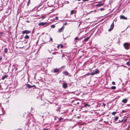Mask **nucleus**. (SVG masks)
<instances>
[{
    "label": "nucleus",
    "mask_w": 130,
    "mask_h": 130,
    "mask_svg": "<svg viewBox=\"0 0 130 130\" xmlns=\"http://www.w3.org/2000/svg\"><path fill=\"white\" fill-rule=\"evenodd\" d=\"M93 71V72L89 74L90 75H93L98 74L99 73V71L97 69H96L94 71Z\"/></svg>",
    "instance_id": "obj_1"
},
{
    "label": "nucleus",
    "mask_w": 130,
    "mask_h": 130,
    "mask_svg": "<svg viewBox=\"0 0 130 130\" xmlns=\"http://www.w3.org/2000/svg\"><path fill=\"white\" fill-rule=\"evenodd\" d=\"M123 46L126 49L128 50L129 48V45L127 43H125L123 44Z\"/></svg>",
    "instance_id": "obj_2"
},
{
    "label": "nucleus",
    "mask_w": 130,
    "mask_h": 130,
    "mask_svg": "<svg viewBox=\"0 0 130 130\" xmlns=\"http://www.w3.org/2000/svg\"><path fill=\"white\" fill-rule=\"evenodd\" d=\"M47 22H40L38 24V25L39 26H44L45 27L47 25Z\"/></svg>",
    "instance_id": "obj_3"
},
{
    "label": "nucleus",
    "mask_w": 130,
    "mask_h": 130,
    "mask_svg": "<svg viewBox=\"0 0 130 130\" xmlns=\"http://www.w3.org/2000/svg\"><path fill=\"white\" fill-rule=\"evenodd\" d=\"M30 32L31 31H30L28 30H25L24 31H22V33L23 34H27L29 33H30Z\"/></svg>",
    "instance_id": "obj_4"
},
{
    "label": "nucleus",
    "mask_w": 130,
    "mask_h": 130,
    "mask_svg": "<svg viewBox=\"0 0 130 130\" xmlns=\"http://www.w3.org/2000/svg\"><path fill=\"white\" fill-rule=\"evenodd\" d=\"M114 23L113 22L110 26V28L108 29V31H111L113 29L114 27Z\"/></svg>",
    "instance_id": "obj_5"
},
{
    "label": "nucleus",
    "mask_w": 130,
    "mask_h": 130,
    "mask_svg": "<svg viewBox=\"0 0 130 130\" xmlns=\"http://www.w3.org/2000/svg\"><path fill=\"white\" fill-rule=\"evenodd\" d=\"M59 70L60 69L59 68L55 69L53 70V72L54 73H56L57 74H58L60 72H59Z\"/></svg>",
    "instance_id": "obj_6"
},
{
    "label": "nucleus",
    "mask_w": 130,
    "mask_h": 130,
    "mask_svg": "<svg viewBox=\"0 0 130 130\" xmlns=\"http://www.w3.org/2000/svg\"><path fill=\"white\" fill-rule=\"evenodd\" d=\"M64 25H63L62 27L58 31V32L59 33H60L61 32L63 31V29L64 28Z\"/></svg>",
    "instance_id": "obj_7"
},
{
    "label": "nucleus",
    "mask_w": 130,
    "mask_h": 130,
    "mask_svg": "<svg viewBox=\"0 0 130 130\" xmlns=\"http://www.w3.org/2000/svg\"><path fill=\"white\" fill-rule=\"evenodd\" d=\"M68 86V84L67 83L63 84L62 86L63 88L64 89H66Z\"/></svg>",
    "instance_id": "obj_8"
},
{
    "label": "nucleus",
    "mask_w": 130,
    "mask_h": 130,
    "mask_svg": "<svg viewBox=\"0 0 130 130\" xmlns=\"http://www.w3.org/2000/svg\"><path fill=\"white\" fill-rule=\"evenodd\" d=\"M62 73L63 74L66 76H67L69 74V73L67 71H64Z\"/></svg>",
    "instance_id": "obj_9"
},
{
    "label": "nucleus",
    "mask_w": 130,
    "mask_h": 130,
    "mask_svg": "<svg viewBox=\"0 0 130 130\" xmlns=\"http://www.w3.org/2000/svg\"><path fill=\"white\" fill-rule=\"evenodd\" d=\"M26 86L27 87L29 88H31L33 87H35V88L36 87V86L35 85L31 86L29 84H27Z\"/></svg>",
    "instance_id": "obj_10"
},
{
    "label": "nucleus",
    "mask_w": 130,
    "mask_h": 130,
    "mask_svg": "<svg viewBox=\"0 0 130 130\" xmlns=\"http://www.w3.org/2000/svg\"><path fill=\"white\" fill-rule=\"evenodd\" d=\"M128 100L126 99H124L122 101V102L124 104L126 103L127 102Z\"/></svg>",
    "instance_id": "obj_11"
},
{
    "label": "nucleus",
    "mask_w": 130,
    "mask_h": 130,
    "mask_svg": "<svg viewBox=\"0 0 130 130\" xmlns=\"http://www.w3.org/2000/svg\"><path fill=\"white\" fill-rule=\"evenodd\" d=\"M120 18L121 19H123L126 20L127 19V18H126L123 15H120Z\"/></svg>",
    "instance_id": "obj_12"
},
{
    "label": "nucleus",
    "mask_w": 130,
    "mask_h": 130,
    "mask_svg": "<svg viewBox=\"0 0 130 130\" xmlns=\"http://www.w3.org/2000/svg\"><path fill=\"white\" fill-rule=\"evenodd\" d=\"M8 76L7 75H5L3 76L2 78V80H4L5 78L8 77Z\"/></svg>",
    "instance_id": "obj_13"
},
{
    "label": "nucleus",
    "mask_w": 130,
    "mask_h": 130,
    "mask_svg": "<svg viewBox=\"0 0 130 130\" xmlns=\"http://www.w3.org/2000/svg\"><path fill=\"white\" fill-rule=\"evenodd\" d=\"M103 4H96L95 5L96 6H99L101 7L102 6H103Z\"/></svg>",
    "instance_id": "obj_14"
},
{
    "label": "nucleus",
    "mask_w": 130,
    "mask_h": 130,
    "mask_svg": "<svg viewBox=\"0 0 130 130\" xmlns=\"http://www.w3.org/2000/svg\"><path fill=\"white\" fill-rule=\"evenodd\" d=\"M90 106V105L88 104L87 103H86L85 104L84 106V107H86L87 106L89 107Z\"/></svg>",
    "instance_id": "obj_15"
},
{
    "label": "nucleus",
    "mask_w": 130,
    "mask_h": 130,
    "mask_svg": "<svg viewBox=\"0 0 130 130\" xmlns=\"http://www.w3.org/2000/svg\"><path fill=\"white\" fill-rule=\"evenodd\" d=\"M24 38L25 39H29V36L28 35H26L24 37Z\"/></svg>",
    "instance_id": "obj_16"
},
{
    "label": "nucleus",
    "mask_w": 130,
    "mask_h": 130,
    "mask_svg": "<svg viewBox=\"0 0 130 130\" xmlns=\"http://www.w3.org/2000/svg\"><path fill=\"white\" fill-rule=\"evenodd\" d=\"M8 49L7 48H4V51L5 52V53H7V51H8Z\"/></svg>",
    "instance_id": "obj_17"
},
{
    "label": "nucleus",
    "mask_w": 130,
    "mask_h": 130,
    "mask_svg": "<svg viewBox=\"0 0 130 130\" xmlns=\"http://www.w3.org/2000/svg\"><path fill=\"white\" fill-rule=\"evenodd\" d=\"M116 88V87L115 86H112L111 87V89H115Z\"/></svg>",
    "instance_id": "obj_18"
},
{
    "label": "nucleus",
    "mask_w": 130,
    "mask_h": 130,
    "mask_svg": "<svg viewBox=\"0 0 130 130\" xmlns=\"http://www.w3.org/2000/svg\"><path fill=\"white\" fill-rule=\"evenodd\" d=\"M124 119H122L121 120H119V122H117L116 123H120L122 122H123V121Z\"/></svg>",
    "instance_id": "obj_19"
},
{
    "label": "nucleus",
    "mask_w": 130,
    "mask_h": 130,
    "mask_svg": "<svg viewBox=\"0 0 130 130\" xmlns=\"http://www.w3.org/2000/svg\"><path fill=\"white\" fill-rule=\"evenodd\" d=\"M118 119V116H117L114 119L115 121H116Z\"/></svg>",
    "instance_id": "obj_20"
},
{
    "label": "nucleus",
    "mask_w": 130,
    "mask_h": 130,
    "mask_svg": "<svg viewBox=\"0 0 130 130\" xmlns=\"http://www.w3.org/2000/svg\"><path fill=\"white\" fill-rule=\"evenodd\" d=\"M89 39V37H87L86 39H85L84 40V41H87V40H88Z\"/></svg>",
    "instance_id": "obj_21"
},
{
    "label": "nucleus",
    "mask_w": 130,
    "mask_h": 130,
    "mask_svg": "<svg viewBox=\"0 0 130 130\" xmlns=\"http://www.w3.org/2000/svg\"><path fill=\"white\" fill-rule=\"evenodd\" d=\"M74 10H72L71 12V14H73L74 13Z\"/></svg>",
    "instance_id": "obj_22"
},
{
    "label": "nucleus",
    "mask_w": 130,
    "mask_h": 130,
    "mask_svg": "<svg viewBox=\"0 0 130 130\" xmlns=\"http://www.w3.org/2000/svg\"><path fill=\"white\" fill-rule=\"evenodd\" d=\"M63 119L62 118H60L59 119V122H60Z\"/></svg>",
    "instance_id": "obj_23"
},
{
    "label": "nucleus",
    "mask_w": 130,
    "mask_h": 130,
    "mask_svg": "<svg viewBox=\"0 0 130 130\" xmlns=\"http://www.w3.org/2000/svg\"><path fill=\"white\" fill-rule=\"evenodd\" d=\"M30 0H28V2L27 4V6H28L29 5V4H30Z\"/></svg>",
    "instance_id": "obj_24"
},
{
    "label": "nucleus",
    "mask_w": 130,
    "mask_h": 130,
    "mask_svg": "<svg viewBox=\"0 0 130 130\" xmlns=\"http://www.w3.org/2000/svg\"><path fill=\"white\" fill-rule=\"evenodd\" d=\"M51 27L53 28L55 27V26L54 25H51Z\"/></svg>",
    "instance_id": "obj_25"
},
{
    "label": "nucleus",
    "mask_w": 130,
    "mask_h": 130,
    "mask_svg": "<svg viewBox=\"0 0 130 130\" xmlns=\"http://www.w3.org/2000/svg\"><path fill=\"white\" fill-rule=\"evenodd\" d=\"M49 129V128H44L42 129V130H48Z\"/></svg>",
    "instance_id": "obj_26"
},
{
    "label": "nucleus",
    "mask_w": 130,
    "mask_h": 130,
    "mask_svg": "<svg viewBox=\"0 0 130 130\" xmlns=\"http://www.w3.org/2000/svg\"><path fill=\"white\" fill-rule=\"evenodd\" d=\"M78 37H76L75 38V40L76 41L77 40H78Z\"/></svg>",
    "instance_id": "obj_27"
},
{
    "label": "nucleus",
    "mask_w": 130,
    "mask_h": 130,
    "mask_svg": "<svg viewBox=\"0 0 130 130\" xmlns=\"http://www.w3.org/2000/svg\"><path fill=\"white\" fill-rule=\"evenodd\" d=\"M116 112H113L112 113V114L113 115H115L116 113Z\"/></svg>",
    "instance_id": "obj_28"
},
{
    "label": "nucleus",
    "mask_w": 130,
    "mask_h": 130,
    "mask_svg": "<svg viewBox=\"0 0 130 130\" xmlns=\"http://www.w3.org/2000/svg\"><path fill=\"white\" fill-rule=\"evenodd\" d=\"M60 45V47L61 48H62L63 47V46L62 44L59 45Z\"/></svg>",
    "instance_id": "obj_29"
},
{
    "label": "nucleus",
    "mask_w": 130,
    "mask_h": 130,
    "mask_svg": "<svg viewBox=\"0 0 130 130\" xmlns=\"http://www.w3.org/2000/svg\"><path fill=\"white\" fill-rule=\"evenodd\" d=\"M102 104H103V105L102 106L104 107H105L106 105L104 103H102Z\"/></svg>",
    "instance_id": "obj_30"
},
{
    "label": "nucleus",
    "mask_w": 130,
    "mask_h": 130,
    "mask_svg": "<svg viewBox=\"0 0 130 130\" xmlns=\"http://www.w3.org/2000/svg\"><path fill=\"white\" fill-rule=\"evenodd\" d=\"M100 10L101 11L103 10H104V9L103 8H102L100 9Z\"/></svg>",
    "instance_id": "obj_31"
},
{
    "label": "nucleus",
    "mask_w": 130,
    "mask_h": 130,
    "mask_svg": "<svg viewBox=\"0 0 130 130\" xmlns=\"http://www.w3.org/2000/svg\"><path fill=\"white\" fill-rule=\"evenodd\" d=\"M112 84L113 85H115L116 84L115 82H112Z\"/></svg>",
    "instance_id": "obj_32"
},
{
    "label": "nucleus",
    "mask_w": 130,
    "mask_h": 130,
    "mask_svg": "<svg viewBox=\"0 0 130 130\" xmlns=\"http://www.w3.org/2000/svg\"><path fill=\"white\" fill-rule=\"evenodd\" d=\"M127 120V119H124L123 121H124V123H125L126 121Z\"/></svg>",
    "instance_id": "obj_33"
},
{
    "label": "nucleus",
    "mask_w": 130,
    "mask_h": 130,
    "mask_svg": "<svg viewBox=\"0 0 130 130\" xmlns=\"http://www.w3.org/2000/svg\"><path fill=\"white\" fill-rule=\"evenodd\" d=\"M127 64L129 66L130 65V63L129 62H127Z\"/></svg>",
    "instance_id": "obj_34"
},
{
    "label": "nucleus",
    "mask_w": 130,
    "mask_h": 130,
    "mask_svg": "<svg viewBox=\"0 0 130 130\" xmlns=\"http://www.w3.org/2000/svg\"><path fill=\"white\" fill-rule=\"evenodd\" d=\"M89 0H83V1L84 2H86V1H88Z\"/></svg>",
    "instance_id": "obj_35"
},
{
    "label": "nucleus",
    "mask_w": 130,
    "mask_h": 130,
    "mask_svg": "<svg viewBox=\"0 0 130 130\" xmlns=\"http://www.w3.org/2000/svg\"><path fill=\"white\" fill-rule=\"evenodd\" d=\"M126 112V111L124 110H122V113H124Z\"/></svg>",
    "instance_id": "obj_36"
},
{
    "label": "nucleus",
    "mask_w": 130,
    "mask_h": 130,
    "mask_svg": "<svg viewBox=\"0 0 130 130\" xmlns=\"http://www.w3.org/2000/svg\"><path fill=\"white\" fill-rule=\"evenodd\" d=\"M50 40L51 41H52V42H53V39H52V38L50 37Z\"/></svg>",
    "instance_id": "obj_37"
},
{
    "label": "nucleus",
    "mask_w": 130,
    "mask_h": 130,
    "mask_svg": "<svg viewBox=\"0 0 130 130\" xmlns=\"http://www.w3.org/2000/svg\"><path fill=\"white\" fill-rule=\"evenodd\" d=\"M57 118V117H55L54 118V120H56Z\"/></svg>",
    "instance_id": "obj_38"
},
{
    "label": "nucleus",
    "mask_w": 130,
    "mask_h": 130,
    "mask_svg": "<svg viewBox=\"0 0 130 130\" xmlns=\"http://www.w3.org/2000/svg\"><path fill=\"white\" fill-rule=\"evenodd\" d=\"M60 47V45H58V46H57V48H59Z\"/></svg>",
    "instance_id": "obj_39"
},
{
    "label": "nucleus",
    "mask_w": 130,
    "mask_h": 130,
    "mask_svg": "<svg viewBox=\"0 0 130 130\" xmlns=\"http://www.w3.org/2000/svg\"><path fill=\"white\" fill-rule=\"evenodd\" d=\"M64 55H62V59H63V57H64Z\"/></svg>",
    "instance_id": "obj_40"
},
{
    "label": "nucleus",
    "mask_w": 130,
    "mask_h": 130,
    "mask_svg": "<svg viewBox=\"0 0 130 130\" xmlns=\"http://www.w3.org/2000/svg\"><path fill=\"white\" fill-rule=\"evenodd\" d=\"M2 57L1 56L0 57V61L2 60Z\"/></svg>",
    "instance_id": "obj_41"
},
{
    "label": "nucleus",
    "mask_w": 130,
    "mask_h": 130,
    "mask_svg": "<svg viewBox=\"0 0 130 130\" xmlns=\"http://www.w3.org/2000/svg\"><path fill=\"white\" fill-rule=\"evenodd\" d=\"M45 17H42V19H44Z\"/></svg>",
    "instance_id": "obj_42"
},
{
    "label": "nucleus",
    "mask_w": 130,
    "mask_h": 130,
    "mask_svg": "<svg viewBox=\"0 0 130 130\" xmlns=\"http://www.w3.org/2000/svg\"><path fill=\"white\" fill-rule=\"evenodd\" d=\"M66 2H67V4H69V2H68V1H66Z\"/></svg>",
    "instance_id": "obj_43"
},
{
    "label": "nucleus",
    "mask_w": 130,
    "mask_h": 130,
    "mask_svg": "<svg viewBox=\"0 0 130 130\" xmlns=\"http://www.w3.org/2000/svg\"><path fill=\"white\" fill-rule=\"evenodd\" d=\"M79 104V103H77V104Z\"/></svg>",
    "instance_id": "obj_44"
},
{
    "label": "nucleus",
    "mask_w": 130,
    "mask_h": 130,
    "mask_svg": "<svg viewBox=\"0 0 130 130\" xmlns=\"http://www.w3.org/2000/svg\"><path fill=\"white\" fill-rule=\"evenodd\" d=\"M67 24V23H65V24Z\"/></svg>",
    "instance_id": "obj_45"
},
{
    "label": "nucleus",
    "mask_w": 130,
    "mask_h": 130,
    "mask_svg": "<svg viewBox=\"0 0 130 130\" xmlns=\"http://www.w3.org/2000/svg\"><path fill=\"white\" fill-rule=\"evenodd\" d=\"M54 53H55V52L53 53V54H54Z\"/></svg>",
    "instance_id": "obj_46"
},
{
    "label": "nucleus",
    "mask_w": 130,
    "mask_h": 130,
    "mask_svg": "<svg viewBox=\"0 0 130 130\" xmlns=\"http://www.w3.org/2000/svg\"><path fill=\"white\" fill-rule=\"evenodd\" d=\"M55 130H58V129H56Z\"/></svg>",
    "instance_id": "obj_47"
},
{
    "label": "nucleus",
    "mask_w": 130,
    "mask_h": 130,
    "mask_svg": "<svg viewBox=\"0 0 130 130\" xmlns=\"http://www.w3.org/2000/svg\"><path fill=\"white\" fill-rule=\"evenodd\" d=\"M44 1H46L47 0H44Z\"/></svg>",
    "instance_id": "obj_48"
}]
</instances>
